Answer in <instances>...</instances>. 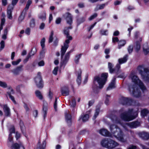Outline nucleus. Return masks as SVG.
Segmentation results:
<instances>
[{"label": "nucleus", "instance_id": "f257e3e1", "mask_svg": "<svg viewBox=\"0 0 149 149\" xmlns=\"http://www.w3.org/2000/svg\"><path fill=\"white\" fill-rule=\"evenodd\" d=\"M130 77L132 81L135 84V85H131L129 86L130 92L132 96L136 97H139L141 95V92L140 90L136 87V85L137 84L139 86L143 92H144L146 91V87L136 75L134 71L132 72Z\"/></svg>", "mask_w": 149, "mask_h": 149}, {"label": "nucleus", "instance_id": "f03ea898", "mask_svg": "<svg viewBox=\"0 0 149 149\" xmlns=\"http://www.w3.org/2000/svg\"><path fill=\"white\" fill-rule=\"evenodd\" d=\"M128 55H125L123 58L118 59V63H117L115 68H113V65L111 63L109 62L108 63V68L110 72L111 73H114L116 74H119L121 70H120V64L124 63H125L128 58Z\"/></svg>", "mask_w": 149, "mask_h": 149}, {"label": "nucleus", "instance_id": "7ed1b4c3", "mask_svg": "<svg viewBox=\"0 0 149 149\" xmlns=\"http://www.w3.org/2000/svg\"><path fill=\"white\" fill-rule=\"evenodd\" d=\"M110 129L114 136L119 141L125 143L126 142L127 139L122 130L117 126L114 125H111Z\"/></svg>", "mask_w": 149, "mask_h": 149}, {"label": "nucleus", "instance_id": "20e7f679", "mask_svg": "<svg viewBox=\"0 0 149 149\" xmlns=\"http://www.w3.org/2000/svg\"><path fill=\"white\" fill-rule=\"evenodd\" d=\"M138 113L136 111H134L132 109H130L127 111L121 113L120 116L122 120L129 121L135 119Z\"/></svg>", "mask_w": 149, "mask_h": 149}, {"label": "nucleus", "instance_id": "39448f33", "mask_svg": "<svg viewBox=\"0 0 149 149\" xmlns=\"http://www.w3.org/2000/svg\"><path fill=\"white\" fill-rule=\"evenodd\" d=\"M72 28V27L70 26L68 27H65L63 30L64 34L66 35L67 39L65 40L63 45L61 47V52L62 55H63L65 53L68 47V44L70 42V40H72V37L69 35V29H71Z\"/></svg>", "mask_w": 149, "mask_h": 149}, {"label": "nucleus", "instance_id": "423d86ee", "mask_svg": "<svg viewBox=\"0 0 149 149\" xmlns=\"http://www.w3.org/2000/svg\"><path fill=\"white\" fill-rule=\"evenodd\" d=\"M101 144L103 147L109 149L114 148L119 145L115 141L109 139H105L102 140Z\"/></svg>", "mask_w": 149, "mask_h": 149}, {"label": "nucleus", "instance_id": "0eeeda50", "mask_svg": "<svg viewBox=\"0 0 149 149\" xmlns=\"http://www.w3.org/2000/svg\"><path fill=\"white\" fill-rule=\"evenodd\" d=\"M108 76V73H105L102 74L100 77L99 76H95L94 79V83L96 81L99 84V88H102L107 80Z\"/></svg>", "mask_w": 149, "mask_h": 149}, {"label": "nucleus", "instance_id": "6e6552de", "mask_svg": "<svg viewBox=\"0 0 149 149\" xmlns=\"http://www.w3.org/2000/svg\"><path fill=\"white\" fill-rule=\"evenodd\" d=\"M137 70L142 78L146 80H149V70L147 68H145L143 65H139Z\"/></svg>", "mask_w": 149, "mask_h": 149}, {"label": "nucleus", "instance_id": "1a4fd4ad", "mask_svg": "<svg viewBox=\"0 0 149 149\" xmlns=\"http://www.w3.org/2000/svg\"><path fill=\"white\" fill-rule=\"evenodd\" d=\"M72 52L73 50H71L70 51L67 53L64 56V57H63V56H64L65 53L63 55H62L61 50V56L62 59L61 64L62 65H65L67 63L68 61V60L70 58V54Z\"/></svg>", "mask_w": 149, "mask_h": 149}, {"label": "nucleus", "instance_id": "9d476101", "mask_svg": "<svg viewBox=\"0 0 149 149\" xmlns=\"http://www.w3.org/2000/svg\"><path fill=\"white\" fill-rule=\"evenodd\" d=\"M35 82L38 88H42L43 85L40 72L38 73L35 79Z\"/></svg>", "mask_w": 149, "mask_h": 149}, {"label": "nucleus", "instance_id": "9b49d317", "mask_svg": "<svg viewBox=\"0 0 149 149\" xmlns=\"http://www.w3.org/2000/svg\"><path fill=\"white\" fill-rule=\"evenodd\" d=\"M63 16L66 20L67 23L71 25L72 23V18L71 14L67 13L64 15Z\"/></svg>", "mask_w": 149, "mask_h": 149}, {"label": "nucleus", "instance_id": "f8f14e48", "mask_svg": "<svg viewBox=\"0 0 149 149\" xmlns=\"http://www.w3.org/2000/svg\"><path fill=\"white\" fill-rule=\"evenodd\" d=\"M23 66L20 65L11 70V72L15 75H17L19 74L20 72L22 71Z\"/></svg>", "mask_w": 149, "mask_h": 149}, {"label": "nucleus", "instance_id": "ddd939ff", "mask_svg": "<svg viewBox=\"0 0 149 149\" xmlns=\"http://www.w3.org/2000/svg\"><path fill=\"white\" fill-rule=\"evenodd\" d=\"M99 133L102 135L110 137L111 134L108 130L105 129H102L99 131Z\"/></svg>", "mask_w": 149, "mask_h": 149}, {"label": "nucleus", "instance_id": "4468645a", "mask_svg": "<svg viewBox=\"0 0 149 149\" xmlns=\"http://www.w3.org/2000/svg\"><path fill=\"white\" fill-rule=\"evenodd\" d=\"M132 102V100L128 98L122 97L120 100V103L123 105L130 104Z\"/></svg>", "mask_w": 149, "mask_h": 149}, {"label": "nucleus", "instance_id": "2eb2a0df", "mask_svg": "<svg viewBox=\"0 0 149 149\" xmlns=\"http://www.w3.org/2000/svg\"><path fill=\"white\" fill-rule=\"evenodd\" d=\"M61 94L63 96H67L69 95V88L67 86H64L61 89Z\"/></svg>", "mask_w": 149, "mask_h": 149}, {"label": "nucleus", "instance_id": "dca6fc26", "mask_svg": "<svg viewBox=\"0 0 149 149\" xmlns=\"http://www.w3.org/2000/svg\"><path fill=\"white\" fill-rule=\"evenodd\" d=\"M3 109L5 113V115L6 116H10V109L7 105H3Z\"/></svg>", "mask_w": 149, "mask_h": 149}, {"label": "nucleus", "instance_id": "f3484780", "mask_svg": "<svg viewBox=\"0 0 149 149\" xmlns=\"http://www.w3.org/2000/svg\"><path fill=\"white\" fill-rule=\"evenodd\" d=\"M127 125L131 128H134L139 126L140 125V123L138 121H135L128 123L127 124Z\"/></svg>", "mask_w": 149, "mask_h": 149}, {"label": "nucleus", "instance_id": "a211bd4d", "mask_svg": "<svg viewBox=\"0 0 149 149\" xmlns=\"http://www.w3.org/2000/svg\"><path fill=\"white\" fill-rule=\"evenodd\" d=\"M139 135L140 137L144 140H148L149 139V133L143 132L140 133Z\"/></svg>", "mask_w": 149, "mask_h": 149}, {"label": "nucleus", "instance_id": "6ab92c4d", "mask_svg": "<svg viewBox=\"0 0 149 149\" xmlns=\"http://www.w3.org/2000/svg\"><path fill=\"white\" fill-rule=\"evenodd\" d=\"M111 120L114 124L122 125L121 121L119 118L116 116H113L111 118Z\"/></svg>", "mask_w": 149, "mask_h": 149}, {"label": "nucleus", "instance_id": "aec40b11", "mask_svg": "<svg viewBox=\"0 0 149 149\" xmlns=\"http://www.w3.org/2000/svg\"><path fill=\"white\" fill-rule=\"evenodd\" d=\"M65 117L67 123L70 125L71 122V116L69 112L65 113Z\"/></svg>", "mask_w": 149, "mask_h": 149}, {"label": "nucleus", "instance_id": "412c9836", "mask_svg": "<svg viewBox=\"0 0 149 149\" xmlns=\"http://www.w3.org/2000/svg\"><path fill=\"white\" fill-rule=\"evenodd\" d=\"M115 80L116 78L114 77L112 80L111 83L109 84V86L107 88V90H110L115 88Z\"/></svg>", "mask_w": 149, "mask_h": 149}, {"label": "nucleus", "instance_id": "4be33fe9", "mask_svg": "<svg viewBox=\"0 0 149 149\" xmlns=\"http://www.w3.org/2000/svg\"><path fill=\"white\" fill-rule=\"evenodd\" d=\"M78 75L77 81L79 85H80L81 82V71L80 69H79L78 71Z\"/></svg>", "mask_w": 149, "mask_h": 149}, {"label": "nucleus", "instance_id": "5701e85b", "mask_svg": "<svg viewBox=\"0 0 149 149\" xmlns=\"http://www.w3.org/2000/svg\"><path fill=\"white\" fill-rule=\"evenodd\" d=\"M89 118V115L88 114H83L80 117L79 120L81 119L82 121L84 122L87 121Z\"/></svg>", "mask_w": 149, "mask_h": 149}, {"label": "nucleus", "instance_id": "b1692460", "mask_svg": "<svg viewBox=\"0 0 149 149\" xmlns=\"http://www.w3.org/2000/svg\"><path fill=\"white\" fill-rule=\"evenodd\" d=\"M143 49L144 53L146 55L149 53V48L147 43H146L143 45Z\"/></svg>", "mask_w": 149, "mask_h": 149}, {"label": "nucleus", "instance_id": "393cba45", "mask_svg": "<svg viewBox=\"0 0 149 149\" xmlns=\"http://www.w3.org/2000/svg\"><path fill=\"white\" fill-rule=\"evenodd\" d=\"M42 110L43 114V118L44 119H45L46 117L47 112L48 110L47 104H46L45 105L44 104L43 105Z\"/></svg>", "mask_w": 149, "mask_h": 149}, {"label": "nucleus", "instance_id": "a878e982", "mask_svg": "<svg viewBox=\"0 0 149 149\" xmlns=\"http://www.w3.org/2000/svg\"><path fill=\"white\" fill-rule=\"evenodd\" d=\"M32 3L31 0H28L27 2L26 7L23 10V13H26L27 11L29 8V7Z\"/></svg>", "mask_w": 149, "mask_h": 149}, {"label": "nucleus", "instance_id": "bb28decb", "mask_svg": "<svg viewBox=\"0 0 149 149\" xmlns=\"http://www.w3.org/2000/svg\"><path fill=\"white\" fill-rule=\"evenodd\" d=\"M126 43V41L125 40H120L118 42V48L120 49L121 47L124 46Z\"/></svg>", "mask_w": 149, "mask_h": 149}, {"label": "nucleus", "instance_id": "cd10ccee", "mask_svg": "<svg viewBox=\"0 0 149 149\" xmlns=\"http://www.w3.org/2000/svg\"><path fill=\"white\" fill-rule=\"evenodd\" d=\"M26 13H23V11L22 12L20 16L18 18V21L19 23L21 22L24 19L25 15Z\"/></svg>", "mask_w": 149, "mask_h": 149}, {"label": "nucleus", "instance_id": "c85d7f7f", "mask_svg": "<svg viewBox=\"0 0 149 149\" xmlns=\"http://www.w3.org/2000/svg\"><path fill=\"white\" fill-rule=\"evenodd\" d=\"M35 94L37 97L40 100H42L43 99L42 96L40 92L39 91H36L35 92Z\"/></svg>", "mask_w": 149, "mask_h": 149}, {"label": "nucleus", "instance_id": "c756f323", "mask_svg": "<svg viewBox=\"0 0 149 149\" xmlns=\"http://www.w3.org/2000/svg\"><path fill=\"white\" fill-rule=\"evenodd\" d=\"M134 47L136 51H139L140 49V45L139 42L137 41L134 45Z\"/></svg>", "mask_w": 149, "mask_h": 149}, {"label": "nucleus", "instance_id": "7c9ffc66", "mask_svg": "<svg viewBox=\"0 0 149 149\" xmlns=\"http://www.w3.org/2000/svg\"><path fill=\"white\" fill-rule=\"evenodd\" d=\"M148 113H149V111L146 109H144L141 111V115L143 116H146Z\"/></svg>", "mask_w": 149, "mask_h": 149}, {"label": "nucleus", "instance_id": "2f4dec72", "mask_svg": "<svg viewBox=\"0 0 149 149\" xmlns=\"http://www.w3.org/2000/svg\"><path fill=\"white\" fill-rule=\"evenodd\" d=\"M12 139L13 138L12 136V134H10L7 141V145L9 147L10 146V143L12 142Z\"/></svg>", "mask_w": 149, "mask_h": 149}, {"label": "nucleus", "instance_id": "473e14b6", "mask_svg": "<svg viewBox=\"0 0 149 149\" xmlns=\"http://www.w3.org/2000/svg\"><path fill=\"white\" fill-rule=\"evenodd\" d=\"M20 146V143L18 144L17 143H15L13 144L11 147L12 149H18L19 148Z\"/></svg>", "mask_w": 149, "mask_h": 149}, {"label": "nucleus", "instance_id": "72a5a7b5", "mask_svg": "<svg viewBox=\"0 0 149 149\" xmlns=\"http://www.w3.org/2000/svg\"><path fill=\"white\" fill-rule=\"evenodd\" d=\"M0 86L3 88H6L8 87V85L6 82L0 81Z\"/></svg>", "mask_w": 149, "mask_h": 149}, {"label": "nucleus", "instance_id": "f704fd0d", "mask_svg": "<svg viewBox=\"0 0 149 149\" xmlns=\"http://www.w3.org/2000/svg\"><path fill=\"white\" fill-rule=\"evenodd\" d=\"M81 54L76 55L75 56V58L74 59V61L75 63L78 64L79 62V60L81 58Z\"/></svg>", "mask_w": 149, "mask_h": 149}, {"label": "nucleus", "instance_id": "c9c22d12", "mask_svg": "<svg viewBox=\"0 0 149 149\" xmlns=\"http://www.w3.org/2000/svg\"><path fill=\"white\" fill-rule=\"evenodd\" d=\"M8 95H9L10 98L11 99V100L15 104H16V102L15 101V98L13 96H12L11 95L10 93H9V92H8L7 93Z\"/></svg>", "mask_w": 149, "mask_h": 149}, {"label": "nucleus", "instance_id": "e433bc0d", "mask_svg": "<svg viewBox=\"0 0 149 149\" xmlns=\"http://www.w3.org/2000/svg\"><path fill=\"white\" fill-rule=\"evenodd\" d=\"M54 35V31H52L51 32L49 36V43H51L52 42L53 40V36Z\"/></svg>", "mask_w": 149, "mask_h": 149}, {"label": "nucleus", "instance_id": "4c0bfd02", "mask_svg": "<svg viewBox=\"0 0 149 149\" xmlns=\"http://www.w3.org/2000/svg\"><path fill=\"white\" fill-rule=\"evenodd\" d=\"M0 52L1 51L4 47L5 42L3 40H2L0 43Z\"/></svg>", "mask_w": 149, "mask_h": 149}, {"label": "nucleus", "instance_id": "58836bf2", "mask_svg": "<svg viewBox=\"0 0 149 149\" xmlns=\"http://www.w3.org/2000/svg\"><path fill=\"white\" fill-rule=\"evenodd\" d=\"M36 52V49L35 47L33 48L29 54L31 56H33Z\"/></svg>", "mask_w": 149, "mask_h": 149}, {"label": "nucleus", "instance_id": "ea45409f", "mask_svg": "<svg viewBox=\"0 0 149 149\" xmlns=\"http://www.w3.org/2000/svg\"><path fill=\"white\" fill-rule=\"evenodd\" d=\"M12 12L10 11H7V17L10 19H12L13 17L12 16Z\"/></svg>", "mask_w": 149, "mask_h": 149}, {"label": "nucleus", "instance_id": "a19ab883", "mask_svg": "<svg viewBox=\"0 0 149 149\" xmlns=\"http://www.w3.org/2000/svg\"><path fill=\"white\" fill-rule=\"evenodd\" d=\"M45 38H43L40 42V44L42 49L45 47Z\"/></svg>", "mask_w": 149, "mask_h": 149}, {"label": "nucleus", "instance_id": "79ce46f5", "mask_svg": "<svg viewBox=\"0 0 149 149\" xmlns=\"http://www.w3.org/2000/svg\"><path fill=\"white\" fill-rule=\"evenodd\" d=\"M100 111V109L97 108L96 109L95 112L94 116V119H95L97 116L98 115Z\"/></svg>", "mask_w": 149, "mask_h": 149}, {"label": "nucleus", "instance_id": "37998d69", "mask_svg": "<svg viewBox=\"0 0 149 149\" xmlns=\"http://www.w3.org/2000/svg\"><path fill=\"white\" fill-rule=\"evenodd\" d=\"M107 3H104L100 5L99 6V8L97 9L96 10H101L102 9L104 8L105 7V6L106 5H107Z\"/></svg>", "mask_w": 149, "mask_h": 149}, {"label": "nucleus", "instance_id": "c03bdc74", "mask_svg": "<svg viewBox=\"0 0 149 149\" xmlns=\"http://www.w3.org/2000/svg\"><path fill=\"white\" fill-rule=\"evenodd\" d=\"M85 20V17H82L77 20V22L80 24V23L84 22Z\"/></svg>", "mask_w": 149, "mask_h": 149}, {"label": "nucleus", "instance_id": "a18cd8bd", "mask_svg": "<svg viewBox=\"0 0 149 149\" xmlns=\"http://www.w3.org/2000/svg\"><path fill=\"white\" fill-rule=\"evenodd\" d=\"M97 16V13H95L91 16V17L89 18L88 19L89 20H91L96 17Z\"/></svg>", "mask_w": 149, "mask_h": 149}, {"label": "nucleus", "instance_id": "49530a36", "mask_svg": "<svg viewBox=\"0 0 149 149\" xmlns=\"http://www.w3.org/2000/svg\"><path fill=\"white\" fill-rule=\"evenodd\" d=\"M71 106L72 107H74L76 105L75 100V99H72V100L71 104H70Z\"/></svg>", "mask_w": 149, "mask_h": 149}, {"label": "nucleus", "instance_id": "de8ad7c7", "mask_svg": "<svg viewBox=\"0 0 149 149\" xmlns=\"http://www.w3.org/2000/svg\"><path fill=\"white\" fill-rule=\"evenodd\" d=\"M48 96L50 100L51 101L53 97V94L50 91H49Z\"/></svg>", "mask_w": 149, "mask_h": 149}, {"label": "nucleus", "instance_id": "09e8293b", "mask_svg": "<svg viewBox=\"0 0 149 149\" xmlns=\"http://www.w3.org/2000/svg\"><path fill=\"white\" fill-rule=\"evenodd\" d=\"M21 61V60L20 59H18L16 61H13L12 62V64L14 65H17Z\"/></svg>", "mask_w": 149, "mask_h": 149}, {"label": "nucleus", "instance_id": "8fccbe9b", "mask_svg": "<svg viewBox=\"0 0 149 149\" xmlns=\"http://www.w3.org/2000/svg\"><path fill=\"white\" fill-rule=\"evenodd\" d=\"M128 52L129 53H132L133 51V47L132 45H130L127 49Z\"/></svg>", "mask_w": 149, "mask_h": 149}, {"label": "nucleus", "instance_id": "3c124183", "mask_svg": "<svg viewBox=\"0 0 149 149\" xmlns=\"http://www.w3.org/2000/svg\"><path fill=\"white\" fill-rule=\"evenodd\" d=\"M58 68V67H56L54 68L53 71V73L55 75H56L57 73Z\"/></svg>", "mask_w": 149, "mask_h": 149}, {"label": "nucleus", "instance_id": "603ef678", "mask_svg": "<svg viewBox=\"0 0 149 149\" xmlns=\"http://www.w3.org/2000/svg\"><path fill=\"white\" fill-rule=\"evenodd\" d=\"M110 97L109 95H107L106 100L105 101V103L106 105H107L109 103V98Z\"/></svg>", "mask_w": 149, "mask_h": 149}, {"label": "nucleus", "instance_id": "864d4df0", "mask_svg": "<svg viewBox=\"0 0 149 149\" xmlns=\"http://www.w3.org/2000/svg\"><path fill=\"white\" fill-rule=\"evenodd\" d=\"M9 131L10 132V134H12L13 133H15V129L14 126H12L11 127V128L10 129Z\"/></svg>", "mask_w": 149, "mask_h": 149}, {"label": "nucleus", "instance_id": "5fc2aeb1", "mask_svg": "<svg viewBox=\"0 0 149 149\" xmlns=\"http://www.w3.org/2000/svg\"><path fill=\"white\" fill-rule=\"evenodd\" d=\"M46 17V14L45 13L43 15H40L39 17V18L41 19L42 21H43L45 19Z\"/></svg>", "mask_w": 149, "mask_h": 149}, {"label": "nucleus", "instance_id": "6e6d98bb", "mask_svg": "<svg viewBox=\"0 0 149 149\" xmlns=\"http://www.w3.org/2000/svg\"><path fill=\"white\" fill-rule=\"evenodd\" d=\"M57 98L56 97L55 98V102L54 103V108L55 110V111H57Z\"/></svg>", "mask_w": 149, "mask_h": 149}, {"label": "nucleus", "instance_id": "4d7b16f0", "mask_svg": "<svg viewBox=\"0 0 149 149\" xmlns=\"http://www.w3.org/2000/svg\"><path fill=\"white\" fill-rule=\"evenodd\" d=\"M31 29L29 28H27L25 31V33L28 35L30 34Z\"/></svg>", "mask_w": 149, "mask_h": 149}, {"label": "nucleus", "instance_id": "13d9d810", "mask_svg": "<svg viewBox=\"0 0 149 149\" xmlns=\"http://www.w3.org/2000/svg\"><path fill=\"white\" fill-rule=\"evenodd\" d=\"M35 25V21L34 19H32L31 20L30 22V25L32 27L34 26Z\"/></svg>", "mask_w": 149, "mask_h": 149}, {"label": "nucleus", "instance_id": "bf43d9fd", "mask_svg": "<svg viewBox=\"0 0 149 149\" xmlns=\"http://www.w3.org/2000/svg\"><path fill=\"white\" fill-rule=\"evenodd\" d=\"M13 9V7L12 5H10L8 6V8L7 11H10L12 12V11Z\"/></svg>", "mask_w": 149, "mask_h": 149}, {"label": "nucleus", "instance_id": "052dcab7", "mask_svg": "<svg viewBox=\"0 0 149 149\" xmlns=\"http://www.w3.org/2000/svg\"><path fill=\"white\" fill-rule=\"evenodd\" d=\"M61 19L60 18H58L56 20V23L57 24H59L61 22Z\"/></svg>", "mask_w": 149, "mask_h": 149}, {"label": "nucleus", "instance_id": "680f3d73", "mask_svg": "<svg viewBox=\"0 0 149 149\" xmlns=\"http://www.w3.org/2000/svg\"><path fill=\"white\" fill-rule=\"evenodd\" d=\"M31 56L29 54L28 55L26 58L24 60V62L26 63L28 60L29 58L31 57Z\"/></svg>", "mask_w": 149, "mask_h": 149}, {"label": "nucleus", "instance_id": "e2e57ef3", "mask_svg": "<svg viewBox=\"0 0 149 149\" xmlns=\"http://www.w3.org/2000/svg\"><path fill=\"white\" fill-rule=\"evenodd\" d=\"M45 64L44 62L43 61H41L38 63L39 66H43Z\"/></svg>", "mask_w": 149, "mask_h": 149}, {"label": "nucleus", "instance_id": "0e129e2a", "mask_svg": "<svg viewBox=\"0 0 149 149\" xmlns=\"http://www.w3.org/2000/svg\"><path fill=\"white\" fill-rule=\"evenodd\" d=\"M45 26V24L44 23H42L40 26V28L41 29H44Z\"/></svg>", "mask_w": 149, "mask_h": 149}, {"label": "nucleus", "instance_id": "69168bd1", "mask_svg": "<svg viewBox=\"0 0 149 149\" xmlns=\"http://www.w3.org/2000/svg\"><path fill=\"white\" fill-rule=\"evenodd\" d=\"M58 42V40L57 38L56 39L54 40V46H56L57 45Z\"/></svg>", "mask_w": 149, "mask_h": 149}, {"label": "nucleus", "instance_id": "338daca9", "mask_svg": "<svg viewBox=\"0 0 149 149\" xmlns=\"http://www.w3.org/2000/svg\"><path fill=\"white\" fill-rule=\"evenodd\" d=\"M87 132V131H86V130H83L80 132V134L81 135H84Z\"/></svg>", "mask_w": 149, "mask_h": 149}, {"label": "nucleus", "instance_id": "774afa93", "mask_svg": "<svg viewBox=\"0 0 149 149\" xmlns=\"http://www.w3.org/2000/svg\"><path fill=\"white\" fill-rule=\"evenodd\" d=\"M2 5L4 6H6L7 4V0H2Z\"/></svg>", "mask_w": 149, "mask_h": 149}]
</instances>
